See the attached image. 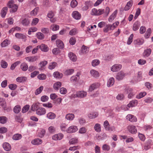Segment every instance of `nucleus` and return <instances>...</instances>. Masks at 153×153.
Masks as SVG:
<instances>
[{
  "instance_id": "f257e3e1",
  "label": "nucleus",
  "mask_w": 153,
  "mask_h": 153,
  "mask_svg": "<svg viewBox=\"0 0 153 153\" xmlns=\"http://www.w3.org/2000/svg\"><path fill=\"white\" fill-rule=\"evenodd\" d=\"M37 104H33L31 106V109L34 111L36 109V113L39 115L41 116L45 114L46 113L45 109L42 107H40L37 108Z\"/></svg>"
},
{
  "instance_id": "f03ea898",
  "label": "nucleus",
  "mask_w": 153,
  "mask_h": 153,
  "mask_svg": "<svg viewBox=\"0 0 153 153\" xmlns=\"http://www.w3.org/2000/svg\"><path fill=\"white\" fill-rule=\"evenodd\" d=\"M119 22L117 21L113 24H107L103 29V31L105 33H108L109 30H113L119 25Z\"/></svg>"
},
{
  "instance_id": "7ed1b4c3",
  "label": "nucleus",
  "mask_w": 153,
  "mask_h": 153,
  "mask_svg": "<svg viewBox=\"0 0 153 153\" xmlns=\"http://www.w3.org/2000/svg\"><path fill=\"white\" fill-rule=\"evenodd\" d=\"M64 137V135L62 133H58L55 134L52 136V139L54 140H59Z\"/></svg>"
},
{
  "instance_id": "20e7f679",
  "label": "nucleus",
  "mask_w": 153,
  "mask_h": 153,
  "mask_svg": "<svg viewBox=\"0 0 153 153\" xmlns=\"http://www.w3.org/2000/svg\"><path fill=\"white\" fill-rule=\"evenodd\" d=\"M77 126H70L67 129V132L69 133L75 132L78 130Z\"/></svg>"
},
{
  "instance_id": "39448f33",
  "label": "nucleus",
  "mask_w": 153,
  "mask_h": 153,
  "mask_svg": "<svg viewBox=\"0 0 153 153\" xmlns=\"http://www.w3.org/2000/svg\"><path fill=\"white\" fill-rule=\"evenodd\" d=\"M152 52V50L150 48H148L145 50L142 54L143 56L146 58L150 55Z\"/></svg>"
},
{
  "instance_id": "423d86ee",
  "label": "nucleus",
  "mask_w": 153,
  "mask_h": 153,
  "mask_svg": "<svg viewBox=\"0 0 153 153\" xmlns=\"http://www.w3.org/2000/svg\"><path fill=\"white\" fill-rule=\"evenodd\" d=\"M126 119L132 122H136L137 121L136 117L132 114H128L126 117Z\"/></svg>"
},
{
  "instance_id": "0eeeda50",
  "label": "nucleus",
  "mask_w": 153,
  "mask_h": 153,
  "mask_svg": "<svg viewBox=\"0 0 153 153\" xmlns=\"http://www.w3.org/2000/svg\"><path fill=\"white\" fill-rule=\"evenodd\" d=\"M126 74L123 71H121L117 73L116 78L119 80H122L125 76Z\"/></svg>"
},
{
  "instance_id": "6e6552de",
  "label": "nucleus",
  "mask_w": 153,
  "mask_h": 153,
  "mask_svg": "<svg viewBox=\"0 0 153 153\" xmlns=\"http://www.w3.org/2000/svg\"><path fill=\"white\" fill-rule=\"evenodd\" d=\"M127 93H128V97L129 98H131L134 96L135 93L133 91V89L131 88H127L126 90Z\"/></svg>"
},
{
  "instance_id": "1a4fd4ad",
  "label": "nucleus",
  "mask_w": 153,
  "mask_h": 153,
  "mask_svg": "<svg viewBox=\"0 0 153 153\" xmlns=\"http://www.w3.org/2000/svg\"><path fill=\"white\" fill-rule=\"evenodd\" d=\"M122 66L120 64H115L111 68V70L113 72H116L119 71L122 68Z\"/></svg>"
},
{
  "instance_id": "9d476101",
  "label": "nucleus",
  "mask_w": 153,
  "mask_h": 153,
  "mask_svg": "<svg viewBox=\"0 0 153 153\" xmlns=\"http://www.w3.org/2000/svg\"><path fill=\"white\" fill-rule=\"evenodd\" d=\"M128 129L132 134H135L137 132V129L135 126L130 125L128 126Z\"/></svg>"
},
{
  "instance_id": "9b49d317",
  "label": "nucleus",
  "mask_w": 153,
  "mask_h": 153,
  "mask_svg": "<svg viewBox=\"0 0 153 153\" xmlns=\"http://www.w3.org/2000/svg\"><path fill=\"white\" fill-rule=\"evenodd\" d=\"M37 56H29L25 58L26 60L30 62H33L37 60Z\"/></svg>"
},
{
  "instance_id": "f8f14e48",
  "label": "nucleus",
  "mask_w": 153,
  "mask_h": 153,
  "mask_svg": "<svg viewBox=\"0 0 153 153\" xmlns=\"http://www.w3.org/2000/svg\"><path fill=\"white\" fill-rule=\"evenodd\" d=\"M144 40L142 38H138L134 40L133 41L134 45H142L144 42Z\"/></svg>"
},
{
  "instance_id": "ddd939ff",
  "label": "nucleus",
  "mask_w": 153,
  "mask_h": 153,
  "mask_svg": "<svg viewBox=\"0 0 153 153\" xmlns=\"http://www.w3.org/2000/svg\"><path fill=\"white\" fill-rule=\"evenodd\" d=\"M8 11V8L7 7H4L1 9L0 14L1 17L4 18Z\"/></svg>"
},
{
  "instance_id": "4468645a",
  "label": "nucleus",
  "mask_w": 153,
  "mask_h": 153,
  "mask_svg": "<svg viewBox=\"0 0 153 153\" xmlns=\"http://www.w3.org/2000/svg\"><path fill=\"white\" fill-rule=\"evenodd\" d=\"M72 17L76 20L79 19L81 17V15L77 11H74L72 14Z\"/></svg>"
},
{
  "instance_id": "2eb2a0df",
  "label": "nucleus",
  "mask_w": 153,
  "mask_h": 153,
  "mask_svg": "<svg viewBox=\"0 0 153 153\" xmlns=\"http://www.w3.org/2000/svg\"><path fill=\"white\" fill-rule=\"evenodd\" d=\"M98 115V112H92L88 114V117L90 119H94L96 118Z\"/></svg>"
},
{
  "instance_id": "dca6fc26",
  "label": "nucleus",
  "mask_w": 153,
  "mask_h": 153,
  "mask_svg": "<svg viewBox=\"0 0 153 153\" xmlns=\"http://www.w3.org/2000/svg\"><path fill=\"white\" fill-rule=\"evenodd\" d=\"M99 86L100 84H99V83H94L93 84L91 85V86H90L89 89V91L90 92L92 91L94 89H96L99 87Z\"/></svg>"
},
{
  "instance_id": "f3484780",
  "label": "nucleus",
  "mask_w": 153,
  "mask_h": 153,
  "mask_svg": "<svg viewBox=\"0 0 153 153\" xmlns=\"http://www.w3.org/2000/svg\"><path fill=\"white\" fill-rule=\"evenodd\" d=\"M87 95V93L84 91H80L77 92L76 93V96L79 98H83Z\"/></svg>"
},
{
  "instance_id": "a211bd4d",
  "label": "nucleus",
  "mask_w": 153,
  "mask_h": 153,
  "mask_svg": "<svg viewBox=\"0 0 153 153\" xmlns=\"http://www.w3.org/2000/svg\"><path fill=\"white\" fill-rule=\"evenodd\" d=\"M68 56L70 59L74 62H75L77 59L76 55L72 52H70L68 54Z\"/></svg>"
},
{
  "instance_id": "6ab92c4d",
  "label": "nucleus",
  "mask_w": 153,
  "mask_h": 153,
  "mask_svg": "<svg viewBox=\"0 0 153 153\" xmlns=\"http://www.w3.org/2000/svg\"><path fill=\"white\" fill-rule=\"evenodd\" d=\"M91 6V4L90 1H87L85 3V5L82 8L83 11H85L88 9L89 7H90Z\"/></svg>"
},
{
  "instance_id": "aec40b11",
  "label": "nucleus",
  "mask_w": 153,
  "mask_h": 153,
  "mask_svg": "<svg viewBox=\"0 0 153 153\" xmlns=\"http://www.w3.org/2000/svg\"><path fill=\"white\" fill-rule=\"evenodd\" d=\"M117 13V10H116L109 17L108 20L109 22H111L116 17Z\"/></svg>"
},
{
  "instance_id": "412c9836",
  "label": "nucleus",
  "mask_w": 153,
  "mask_h": 153,
  "mask_svg": "<svg viewBox=\"0 0 153 153\" xmlns=\"http://www.w3.org/2000/svg\"><path fill=\"white\" fill-rule=\"evenodd\" d=\"M3 147L5 150L7 151H9L11 149V146L8 143L5 142L3 145Z\"/></svg>"
},
{
  "instance_id": "4be33fe9",
  "label": "nucleus",
  "mask_w": 153,
  "mask_h": 153,
  "mask_svg": "<svg viewBox=\"0 0 153 153\" xmlns=\"http://www.w3.org/2000/svg\"><path fill=\"white\" fill-rule=\"evenodd\" d=\"M42 142V140L39 139H35L32 140L31 143L34 145H38L40 144Z\"/></svg>"
},
{
  "instance_id": "5701e85b",
  "label": "nucleus",
  "mask_w": 153,
  "mask_h": 153,
  "mask_svg": "<svg viewBox=\"0 0 153 153\" xmlns=\"http://www.w3.org/2000/svg\"><path fill=\"white\" fill-rule=\"evenodd\" d=\"M140 25V23L138 21L135 22L133 25L132 29L134 31L137 30L139 28Z\"/></svg>"
},
{
  "instance_id": "b1692460",
  "label": "nucleus",
  "mask_w": 153,
  "mask_h": 153,
  "mask_svg": "<svg viewBox=\"0 0 153 153\" xmlns=\"http://www.w3.org/2000/svg\"><path fill=\"white\" fill-rule=\"evenodd\" d=\"M57 46L59 48L61 49L64 47V44L63 42L60 39H57L56 41Z\"/></svg>"
},
{
  "instance_id": "393cba45",
  "label": "nucleus",
  "mask_w": 153,
  "mask_h": 153,
  "mask_svg": "<svg viewBox=\"0 0 153 153\" xmlns=\"http://www.w3.org/2000/svg\"><path fill=\"white\" fill-rule=\"evenodd\" d=\"M15 37L19 39L26 40V36L25 35L20 33H16L15 34Z\"/></svg>"
},
{
  "instance_id": "a878e982",
  "label": "nucleus",
  "mask_w": 153,
  "mask_h": 153,
  "mask_svg": "<svg viewBox=\"0 0 153 153\" xmlns=\"http://www.w3.org/2000/svg\"><path fill=\"white\" fill-rule=\"evenodd\" d=\"M74 115L73 114H68L65 116V118L67 120L71 121L74 118Z\"/></svg>"
},
{
  "instance_id": "bb28decb",
  "label": "nucleus",
  "mask_w": 153,
  "mask_h": 153,
  "mask_svg": "<svg viewBox=\"0 0 153 153\" xmlns=\"http://www.w3.org/2000/svg\"><path fill=\"white\" fill-rule=\"evenodd\" d=\"M138 103V101L136 100H134L131 101L128 105V106L129 107H134L137 105Z\"/></svg>"
},
{
  "instance_id": "cd10ccee",
  "label": "nucleus",
  "mask_w": 153,
  "mask_h": 153,
  "mask_svg": "<svg viewBox=\"0 0 153 153\" xmlns=\"http://www.w3.org/2000/svg\"><path fill=\"white\" fill-rule=\"evenodd\" d=\"M90 73L92 76L95 77H97L99 76L98 72L94 69H92L91 70Z\"/></svg>"
},
{
  "instance_id": "c85d7f7f",
  "label": "nucleus",
  "mask_w": 153,
  "mask_h": 153,
  "mask_svg": "<svg viewBox=\"0 0 153 153\" xmlns=\"http://www.w3.org/2000/svg\"><path fill=\"white\" fill-rule=\"evenodd\" d=\"M39 47L42 51L44 52H47L48 50L47 46L44 44H42L39 46Z\"/></svg>"
},
{
  "instance_id": "c756f323",
  "label": "nucleus",
  "mask_w": 153,
  "mask_h": 153,
  "mask_svg": "<svg viewBox=\"0 0 153 153\" xmlns=\"http://www.w3.org/2000/svg\"><path fill=\"white\" fill-rule=\"evenodd\" d=\"M56 114L52 112H50L47 114V117L50 119H53L56 117Z\"/></svg>"
},
{
  "instance_id": "7c9ffc66",
  "label": "nucleus",
  "mask_w": 153,
  "mask_h": 153,
  "mask_svg": "<svg viewBox=\"0 0 153 153\" xmlns=\"http://www.w3.org/2000/svg\"><path fill=\"white\" fill-rule=\"evenodd\" d=\"M22 138V135L21 134H16L13 136L12 139L14 140H17L21 139Z\"/></svg>"
},
{
  "instance_id": "2f4dec72",
  "label": "nucleus",
  "mask_w": 153,
  "mask_h": 153,
  "mask_svg": "<svg viewBox=\"0 0 153 153\" xmlns=\"http://www.w3.org/2000/svg\"><path fill=\"white\" fill-rule=\"evenodd\" d=\"M114 83V79L113 77L110 78L108 81L107 85L108 87H110L113 85Z\"/></svg>"
},
{
  "instance_id": "473e14b6",
  "label": "nucleus",
  "mask_w": 153,
  "mask_h": 153,
  "mask_svg": "<svg viewBox=\"0 0 153 153\" xmlns=\"http://www.w3.org/2000/svg\"><path fill=\"white\" fill-rule=\"evenodd\" d=\"M21 69L24 71H26L28 68L27 64L25 63H22L20 65Z\"/></svg>"
},
{
  "instance_id": "72a5a7b5",
  "label": "nucleus",
  "mask_w": 153,
  "mask_h": 153,
  "mask_svg": "<svg viewBox=\"0 0 153 153\" xmlns=\"http://www.w3.org/2000/svg\"><path fill=\"white\" fill-rule=\"evenodd\" d=\"M94 128L96 131L97 132H100L101 130L100 124L98 123L96 124L94 126Z\"/></svg>"
},
{
  "instance_id": "f704fd0d",
  "label": "nucleus",
  "mask_w": 153,
  "mask_h": 153,
  "mask_svg": "<svg viewBox=\"0 0 153 153\" xmlns=\"http://www.w3.org/2000/svg\"><path fill=\"white\" fill-rule=\"evenodd\" d=\"M53 75L54 77L59 79L61 78L63 76V74L61 73H60L58 71L54 72L53 74Z\"/></svg>"
},
{
  "instance_id": "c9c22d12",
  "label": "nucleus",
  "mask_w": 153,
  "mask_h": 153,
  "mask_svg": "<svg viewBox=\"0 0 153 153\" xmlns=\"http://www.w3.org/2000/svg\"><path fill=\"white\" fill-rule=\"evenodd\" d=\"M10 44V41L7 39L4 40L1 44L2 47H5L7 46Z\"/></svg>"
},
{
  "instance_id": "e433bc0d",
  "label": "nucleus",
  "mask_w": 153,
  "mask_h": 153,
  "mask_svg": "<svg viewBox=\"0 0 153 153\" xmlns=\"http://www.w3.org/2000/svg\"><path fill=\"white\" fill-rule=\"evenodd\" d=\"M132 3L133 2L132 1H128L124 7V10L127 11L129 10L132 6Z\"/></svg>"
},
{
  "instance_id": "4c0bfd02",
  "label": "nucleus",
  "mask_w": 153,
  "mask_h": 153,
  "mask_svg": "<svg viewBox=\"0 0 153 153\" xmlns=\"http://www.w3.org/2000/svg\"><path fill=\"white\" fill-rule=\"evenodd\" d=\"M81 52L83 54H86L88 52V48L84 45H83L81 48Z\"/></svg>"
},
{
  "instance_id": "58836bf2",
  "label": "nucleus",
  "mask_w": 153,
  "mask_h": 153,
  "mask_svg": "<svg viewBox=\"0 0 153 153\" xmlns=\"http://www.w3.org/2000/svg\"><path fill=\"white\" fill-rule=\"evenodd\" d=\"M27 79L26 77L25 76L19 77L16 79V80L19 82H22L25 81Z\"/></svg>"
},
{
  "instance_id": "ea45409f",
  "label": "nucleus",
  "mask_w": 153,
  "mask_h": 153,
  "mask_svg": "<svg viewBox=\"0 0 153 153\" xmlns=\"http://www.w3.org/2000/svg\"><path fill=\"white\" fill-rule=\"evenodd\" d=\"M39 10V7H35L33 10L30 12V14L32 16H35L36 15Z\"/></svg>"
},
{
  "instance_id": "a19ab883",
  "label": "nucleus",
  "mask_w": 153,
  "mask_h": 153,
  "mask_svg": "<svg viewBox=\"0 0 153 153\" xmlns=\"http://www.w3.org/2000/svg\"><path fill=\"white\" fill-rule=\"evenodd\" d=\"M47 64V62L45 61H44L40 63L39 64V66L41 67L39 69L40 70H42L44 69V66Z\"/></svg>"
},
{
  "instance_id": "79ce46f5",
  "label": "nucleus",
  "mask_w": 153,
  "mask_h": 153,
  "mask_svg": "<svg viewBox=\"0 0 153 153\" xmlns=\"http://www.w3.org/2000/svg\"><path fill=\"white\" fill-rule=\"evenodd\" d=\"M21 110V107L19 105H16L13 108V111L15 113H18Z\"/></svg>"
},
{
  "instance_id": "37998d69",
  "label": "nucleus",
  "mask_w": 153,
  "mask_h": 153,
  "mask_svg": "<svg viewBox=\"0 0 153 153\" xmlns=\"http://www.w3.org/2000/svg\"><path fill=\"white\" fill-rule=\"evenodd\" d=\"M61 83L59 82H57L55 83L53 85V88L56 90H58L59 88L61 87Z\"/></svg>"
},
{
  "instance_id": "c03bdc74",
  "label": "nucleus",
  "mask_w": 153,
  "mask_h": 153,
  "mask_svg": "<svg viewBox=\"0 0 153 153\" xmlns=\"http://www.w3.org/2000/svg\"><path fill=\"white\" fill-rule=\"evenodd\" d=\"M74 72L73 69H68L65 72V74L66 75H69L72 74Z\"/></svg>"
},
{
  "instance_id": "a18cd8bd",
  "label": "nucleus",
  "mask_w": 153,
  "mask_h": 153,
  "mask_svg": "<svg viewBox=\"0 0 153 153\" xmlns=\"http://www.w3.org/2000/svg\"><path fill=\"white\" fill-rule=\"evenodd\" d=\"M7 119L5 116L0 117V123L1 124H4L7 121Z\"/></svg>"
},
{
  "instance_id": "49530a36",
  "label": "nucleus",
  "mask_w": 153,
  "mask_h": 153,
  "mask_svg": "<svg viewBox=\"0 0 153 153\" xmlns=\"http://www.w3.org/2000/svg\"><path fill=\"white\" fill-rule=\"evenodd\" d=\"M43 86H41L39 88H37L35 92V94L37 95L40 94L43 90Z\"/></svg>"
},
{
  "instance_id": "de8ad7c7",
  "label": "nucleus",
  "mask_w": 153,
  "mask_h": 153,
  "mask_svg": "<svg viewBox=\"0 0 153 153\" xmlns=\"http://www.w3.org/2000/svg\"><path fill=\"white\" fill-rule=\"evenodd\" d=\"M50 28L53 31H56L59 30V26L58 25L53 24L51 26Z\"/></svg>"
},
{
  "instance_id": "09e8293b",
  "label": "nucleus",
  "mask_w": 153,
  "mask_h": 153,
  "mask_svg": "<svg viewBox=\"0 0 153 153\" xmlns=\"http://www.w3.org/2000/svg\"><path fill=\"white\" fill-rule=\"evenodd\" d=\"M57 65V63L55 62H53L50 63L48 68L51 70L55 68Z\"/></svg>"
},
{
  "instance_id": "8fccbe9b",
  "label": "nucleus",
  "mask_w": 153,
  "mask_h": 153,
  "mask_svg": "<svg viewBox=\"0 0 153 153\" xmlns=\"http://www.w3.org/2000/svg\"><path fill=\"white\" fill-rule=\"evenodd\" d=\"M151 32L152 30L150 28H148L147 30L146 33L145 34V37L147 39L149 38L150 36Z\"/></svg>"
},
{
  "instance_id": "3c124183",
  "label": "nucleus",
  "mask_w": 153,
  "mask_h": 153,
  "mask_svg": "<svg viewBox=\"0 0 153 153\" xmlns=\"http://www.w3.org/2000/svg\"><path fill=\"white\" fill-rule=\"evenodd\" d=\"M78 4L76 0H72L71 3V6L72 8H74L77 6Z\"/></svg>"
},
{
  "instance_id": "603ef678",
  "label": "nucleus",
  "mask_w": 153,
  "mask_h": 153,
  "mask_svg": "<svg viewBox=\"0 0 153 153\" xmlns=\"http://www.w3.org/2000/svg\"><path fill=\"white\" fill-rule=\"evenodd\" d=\"M102 149L103 150L108 151L110 150V147L109 145L105 144L102 146Z\"/></svg>"
},
{
  "instance_id": "864d4df0",
  "label": "nucleus",
  "mask_w": 153,
  "mask_h": 153,
  "mask_svg": "<svg viewBox=\"0 0 153 153\" xmlns=\"http://www.w3.org/2000/svg\"><path fill=\"white\" fill-rule=\"evenodd\" d=\"M146 94V92H140L139 93V94L137 95L136 97L137 99H140L141 98L143 97Z\"/></svg>"
},
{
  "instance_id": "5fc2aeb1",
  "label": "nucleus",
  "mask_w": 153,
  "mask_h": 153,
  "mask_svg": "<svg viewBox=\"0 0 153 153\" xmlns=\"http://www.w3.org/2000/svg\"><path fill=\"white\" fill-rule=\"evenodd\" d=\"M37 37L39 39H42L44 37V35L41 32H39L36 33Z\"/></svg>"
},
{
  "instance_id": "6e6d98bb",
  "label": "nucleus",
  "mask_w": 153,
  "mask_h": 153,
  "mask_svg": "<svg viewBox=\"0 0 153 153\" xmlns=\"http://www.w3.org/2000/svg\"><path fill=\"white\" fill-rule=\"evenodd\" d=\"M37 77L38 79L40 80H45L46 78V75L44 74H41L39 75Z\"/></svg>"
},
{
  "instance_id": "4d7b16f0",
  "label": "nucleus",
  "mask_w": 153,
  "mask_h": 153,
  "mask_svg": "<svg viewBox=\"0 0 153 153\" xmlns=\"http://www.w3.org/2000/svg\"><path fill=\"white\" fill-rule=\"evenodd\" d=\"M100 61L97 59L93 60L92 62V65L94 67L98 65L100 63Z\"/></svg>"
},
{
  "instance_id": "13d9d810",
  "label": "nucleus",
  "mask_w": 153,
  "mask_h": 153,
  "mask_svg": "<svg viewBox=\"0 0 153 153\" xmlns=\"http://www.w3.org/2000/svg\"><path fill=\"white\" fill-rule=\"evenodd\" d=\"M20 63V61H17L12 64L10 67V69L13 70L15 69L16 66Z\"/></svg>"
},
{
  "instance_id": "bf43d9fd",
  "label": "nucleus",
  "mask_w": 153,
  "mask_h": 153,
  "mask_svg": "<svg viewBox=\"0 0 153 153\" xmlns=\"http://www.w3.org/2000/svg\"><path fill=\"white\" fill-rule=\"evenodd\" d=\"M78 140L76 138H72L69 141V143L70 144H74L78 142Z\"/></svg>"
},
{
  "instance_id": "052dcab7",
  "label": "nucleus",
  "mask_w": 153,
  "mask_h": 153,
  "mask_svg": "<svg viewBox=\"0 0 153 153\" xmlns=\"http://www.w3.org/2000/svg\"><path fill=\"white\" fill-rule=\"evenodd\" d=\"M37 30V28L36 27H32L30 28L28 30V34L29 35L31 34V32H34L36 31Z\"/></svg>"
},
{
  "instance_id": "680f3d73",
  "label": "nucleus",
  "mask_w": 153,
  "mask_h": 153,
  "mask_svg": "<svg viewBox=\"0 0 153 153\" xmlns=\"http://www.w3.org/2000/svg\"><path fill=\"white\" fill-rule=\"evenodd\" d=\"M1 65L2 68H5L7 67L8 64L6 61L2 60L1 62Z\"/></svg>"
},
{
  "instance_id": "e2e57ef3",
  "label": "nucleus",
  "mask_w": 153,
  "mask_h": 153,
  "mask_svg": "<svg viewBox=\"0 0 153 153\" xmlns=\"http://www.w3.org/2000/svg\"><path fill=\"white\" fill-rule=\"evenodd\" d=\"M78 76L77 75H76L75 76H72L70 79V81L71 82H75L77 81L78 79L77 77Z\"/></svg>"
},
{
  "instance_id": "0e129e2a",
  "label": "nucleus",
  "mask_w": 153,
  "mask_h": 153,
  "mask_svg": "<svg viewBox=\"0 0 153 153\" xmlns=\"http://www.w3.org/2000/svg\"><path fill=\"white\" fill-rule=\"evenodd\" d=\"M133 36L134 35L133 34H131L127 41V43L128 45H130L132 42Z\"/></svg>"
},
{
  "instance_id": "69168bd1",
  "label": "nucleus",
  "mask_w": 153,
  "mask_h": 153,
  "mask_svg": "<svg viewBox=\"0 0 153 153\" xmlns=\"http://www.w3.org/2000/svg\"><path fill=\"white\" fill-rule=\"evenodd\" d=\"M16 4H14V1L13 0L10 1L8 3L7 5L10 8H12L13 6Z\"/></svg>"
},
{
  "instance_id": "338daca9",
  "label": "nucleus",
  "mask_w": 153,
  "mask_h": 153,
  "mask_svg": "<svg viewBox=\"0 0 153 153\" xmlns=\"http://www.w3.org/2000/svg\"><path fill=\"white\" fill-rule=\"evenodd\" d=\"M29 107L30 106L29 105H25L22 109V112L23 113H25L28 110Z\"/></svg>"
},
{
  "instance_id": "774afa93",
  "label": "nucleus",
  "mask_w": 153,
  "mask_h": 153,
  "mask_svg": "<svg viewBox=\"0 0 153 153\" xmlns=\"http://www.w3.org/2000/svg\"><path fill=\"white\" fill-rule=\"evenodd\" d=\"M91 13L93 15L98 16V10L96 8L93 9L91 10Z\"/></svg>"
}]
</instances>
